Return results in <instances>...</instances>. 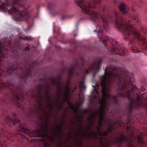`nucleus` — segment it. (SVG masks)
<instances>
[{"mask_svg": "<svg viewBox=\"0 0 147 147\" xmlns=\"http://www.w3.org/2000/svg\"><path fill=\"white\" fill-rule=\"evenodd\" d=\"M127 128H128V129H129V127H127Z\"/></svg>", "mask_w": 147, "mask_h": 147, "instance_id": "nucleus-30", "label": "nucleus"}, {"mask_svg": "<svg viewBox=\"0 0 147 147\" xmlns=\"http://www.w3.org/2000/svg\"><path fill=\"white\" fill-rule=\"evenodd\" d=\"M23 1H20L19 0H15V2L14 3V5H15L16 4L18 5L20 7V6L23 7H24V5H21V4L23 3Z\"/></svg>", "mask_w": 147, "mask_h": 147, "instance_id": "nucleus-12", "label": "nucleus"}, {"mask_svg": "<svg viewBox=\"0 0 147 147\" xmlns=\"http://www.w3.org/2000/svg\"><path fill=\"white\" fill-rule=\"evenodd\" d=\"M25 130V131L26 132V130Z\"/></svg>", "mask_w": 147, "mask_h": 147, "instance_id": "nucleus-32", "label": "nucleus"}, {"mask_svg": "<svg viewBox=\"0 0 147 147\" xmlns=\"http://www.w3.org/2000/svg\"><path fill=\"white\" fill-rule=\"evenodd\" d=\"M100 147H106L105 144L104 143V141L101 140V143L100 144Z\"/></svg>", "mask_w": 147, "mask_h": 147, "instance_id": "nucleus-16", "label": "nucleus"}, {"mask_svg": "<svg viewBox=\"0 0 147 147\" xmlns=\"http://www.w3.org/2000/svg\"><path fill=\"white\" fill-rule=\"evenodd\" d=\"M86 73H87V74H88V73L89 72H88V70H86Z\"/></svg>", "mask_w": 147, "mask_h": 147, "instance_id": "nucleus-24", "label": "nucleus"}, {"mask_svg": "<svg viewBox=\"0 0 147 147\" xmlns=\"http://www.w3.org/2000/svg\"><path fill=\"white\" fill-rule=\"evenodd\" d=\"M74 90H72V91H71V92H74Z\"/></svg>", "mask_w": 147, "mask_h": 147, "instance_id": "nucleus-26", "label": "nucleus"}, {"mask_svg": "<svg viewBox=\"0 0 147 147\" xmlns=\"http://www.w3.org/2000/svg\"><path fill=\"white\" fill-rule=\"evenodd\" d=\"M94 2L96 3V4L99 3H100V1H99V2H98L97 1H95Z\"/></svg>", "mask_w": 147, "mask_h": 147, "instance_id": "nucleus-22", "label": "nucleus"}, {"mask_svg": "<svg viewBox=\"0 0 147 147\" xmlns=\"http://www.w3.org/2000/svg\"><path fill=\"white\" fill-rule=\"evenodd\" d=\"M71 73H69V75H71Z\"/></svg>", "mask_w": 147, "mask_h": 147, "instance_id": "nucleus-29", "label": "nucleus"}, {"mask_svg": "<svg viewBox=\"0 0 147 147\" xmlns=\"http://www.w3.org/2000/svg\"><path fill=\"white\" fill-rule=\"evenodd\" d=\"M107 17H106V19H107Z\"/></svg>", "mask_w": 147, "mask_h": 147, "instance_id": "nucleus-33", "label": "nucleus"}, {"mask_svg": "<svg viewBox=\"0 0 147 147\" xmlns=\"http://www.w3.org/2000/svg\"><path fill=\"white\" fill-rule=\"evenodd\" d=\"M71 108L72 109H74V108H73V107H72L71 106Z\"/></svg>", "mask_w": 147, "mask_h": 147, "instance_id": "nucleus-25", "label": "nucleus"}, {"mask_svg": "<svg viewBox=\"0 0 147 147\" xmlns=\"http://www.w3.org/2000/svg\"><path fill=\"white\" fill-rule=\"evenodd\" d=\"M11 10L12 11L15 13L17 16L23 18L26 16L27 13L24 14V12L23 11H20L19 10L17 9L15 7H12L11 8Z\"/></svg>", "mask_w": 147, "mask_h": 147, "instance_id": "nucleus-8", "label": "nucleus"}, {"mask_svg": "<svg viewBox=\"0 0 147 147\" xmlns=\"http://www.w3.org/2000/svg\"><path fill=\"white\" fill-rule=\"evenodd\" d=\"M117 139L118 142H121L122 141L125 140L128 141V140L126 136H124L122 134H120L119 137L117 138Z\"/></svg>", "mask_w": 147, "mask_h": 147, "instance_id": "nucleus-10", "label": "nucleus"}, {"mask_svg": "<svg viewBox=\"0 0 147 147\" xmlns=\"http://www.w3.org/2000/svg\"><path fill=\"white\" fill-rule=\"evenodd\" d=\"M111 77L115 78V74L111 71H109L107 74H106L105 71L103 76L100 77L101 86L102 87V98L99 102L100 107L98 111L96 112H93L88 118V120L90 121L91 123H92L95 119L96 115L99 114L100 116L98 122L99 126H97L96 129L98 134L100 136L107 135L109 132L111 131L112 129V127H111L107 130L105 131H103L101 130L103 116L106 110L107 109V102L111 100H113L115 98V96H111L109 93L111 89L110 79Z\"/></svg>", "mask_w": 147, "mask_h": 147, "instance_id": "nucleus-1", "label": "nucleus"}, {"mask_svg": "<svg viewBox=\"0 0 147 147\" xmlns=\"http://www.w3.org/2000/svg\"><path fill=\"white\" fill-rule=\"evenodd\" d=\"M127 147H135L132 143H130L128 145Z\"/></svg>", "mask_w": 147, "mask_h": 147, "instance_id": "nucleus-18", "label": "nucleus"}, {"mask_svg": "<svg viewBox=\"0 0 147 147\" xmlns=\"http://www.w3.org/2000/svg\"><path fill=\"white\" fill-rule=\"evenodd\" d=\"M29 49H30V48L28 46H27L25 48V50L26 51H28V50Z\"/></svg>", "mask_w": 147, "mask_h": 147, "instance_id": "nucleus-21", "label": "nucleus"}, {"mask_svg": "<svg viewBox=\"0 0 147 147\" xmlns=\"http://www.w3.org/2000/svg\"><path fill=\"white\" fill-rule=\"evenodd\" d=\"M63 126L62 124L59 125H54V128L51 130L53 137L52 138H56L60 139L61 138L62 133L61 129Z\"/></svg>", "mask_w": 147, "mask_h": 147, "instance_id": "nucleus-5", "label": "nucleus"}, {"mask_svg": "<svg viewBox=\"0 0 147 147\" xmlns=\"http://www.w3.org/2000/svg\"><path fill=\"white\" fill-rule=\"evenodd\" d=\"M49 108V111L51 112L53 111L54 109V107L53 106L51 103H49L45 108V109L47 108Z\"/></svg>", "mask_w": 147, "mask_h": 147, "instance_id": "nucleus-11", "label": "nucleus"}, {"mask_svg": "<svg viewBox=\"0 0 147 147\" xmlns=\"http://www.w3.org/2000/svg\"><path fill=\"white\" fill-rule=\"evenodd\" d=\"M83 1V0H80V2H79L78 1V0H75V2L76 3L78 6H80L81 9H83L87 13H89L90 16L92 18H98L101 17L103 22H106V20L104 19L103 17L101 16L99 13H96V12L93 11L89 12L90 8L91 7V5H90L88 4V6H86L85 5L82 3Z\"/></svg>", "mask_w": 147, "mask_h": 147, "instance_id": "nucleus-4", "label": "nucleus"}, {"mask_svg": "<svg viewBox=\"0 0 147 147\" xmlns=\"http://www.w3.org/2000/svg\"><path fill=\"white\" fill-rule=\"evenodd\" d=\"M70 89H69L68 84L66 86L65 91L63 97V101H68L70 97V94L69 93Z\"/></svg>", "mask_w": 147, "mask_h": 147, "instance_id": "nucleus-7", "label": "nucleus"}, {"mask_svg": "<svg viewBox=\"0 0 147 147\" xmlns=\"http://www.w3.org/2000/svg\"><path fill=\"white\" fill-rule=\"evenodd\" d=\"M143 135V134L142 133L141 134H140V136H139L138 137V139L139 140V139H140L141 140L142 138V136Z\"/></svg>", "mask_w": 147, "mask_h": 147, "instance_id": "nucleus-17", "label": "nucleus"}, {"mask_svg": "<svg viewBox=\"0 0 147 147\" xmlns=\"http://www.w3.org/2000/svg\"><path fill=\"white\" fill-rule=\"evenodd\" d=\"M97 63L98 64V63L97 62H96V63H95V64L94 63V64H93L94 67H93L92 68V69H94L95 68V67H96V64Z\"/></svg>", "mask_w": 147, "mask_h": 147, "instance_id": "nucleus-20", "label": "nucleus"}, {"mask_svg": "<svg viewBox=\"0 0 147 147\" xmlns=\"http://www.w3.org/2000/svg\"><path fill=\"white\" fill-rule=\"evenodd\" d=\"M115 15L116 16V14H117V13L115 12Z\"/></svg>", "mask_w": 147, "mask_h": 147, "instance_id": "nucleus-27", "label": "nucleus"}, {"mask_svg": "<svg viewBox=\"0 0 147 147\" xmlns=\"http://www.w3.org/2000/svg\"><path fill=\"white\" fill-rule=\"evenodd\" d=\"M79 86L81 89L83 88L85 89V86H84V82L80 83Z\"/></svg>", "mask_w": 147, "mask_h": 147, "instance_id": "nucleus-14", "label": "nucleus"}, {"mask_svg": "<svg viewBox=\"0 0 147 147\" xmlns=\"http://www.w3.org/2000/svg\"><path fill=\"white\" fill-rule=\"evenodd\" d=\"M16 97V99H19V98L18 97V96H15Z\"/></svg>", "mask_w": 147, "mask_h": 147, "instance_id": "nucleus-23", "label": "nucleus"}, {"mask_svg": "<svg viewBox=\"0 0 147 147\" xmlns=\"http://www.w3.org/2000/svg\"><path fill=\"white\" fill-rule=\"evenodd\" d=\"M48 122L47 121L43 125L42 128L39 130V132L40 133L41 135L43 136H47L48 135Z\"/></svg>", "mask_w": 147, "mask_h": 147, "instance_id": "nucleus-6", "label": "nucleus"}, {"mask_svg": "<svg viewBox=\"0 0 147 147\" xmlns=\"http://www.w3.org/2000/svg\"><path fill=\"white\" fill-rule=\"evenodd\" d=\"M92 7H94V6H93Z\"/></svg>", "mask_w": 147, "mask_h": 147, "instance_id": "nucleus-34", "label": "nucleus"}, {"mask_svg": "<svg viewBox=\"0 0 147 147\" xmlns=\"http://www.w3.org/2000/svg\"><path fill=\"white\" fill-rule=\"evenodd\" d=\"M72 133V132H71L69 133V136L70 138L71 137H73V136H74L75 135V134H73V135L72 136L71 135V134Z\"/></svg>", "mask_w": 147, "mask_h": 147, "instance_id": "nucleus-19", "label": "nucleus"}, {"mask_svg": "<svg viewBox=\"0 0 147 147\" xmlns=\"http://www.w3.org/2000/svg\"><path fill=\"white\" fill-rule=\"evenodd\" d=\"M21 38L24 40L30 41L33 39V38L31 36H26L24 37H20Z\"/></svg>", "mask_w": 147, "mask_h": 147, "instance_id": "nucleus-13", "label": "nucleus"}, {"mask_svg": "<svg viewBox=\"0 0 147 147\" xmlns=\"http://www.w3.org/2000/svg\"><path fill=\"white\" fill-rule=\"evenodd\" d=\"M96 135V132H94V131L92 132H90V136H92L94 138L95 137Z\"/></svg>", "mask_w": 147, "mask_h": 147, "instance_id": "nucleus-15", "label": "nucleus"}, {"mask_svg": "<svg viewBox=\"0 0 147 147\" xmlns=\"http://www.w3.org/2000/svg\"><path fill=\"white\" fill-rule=\"evenodd\" d=\"M115 23L118 28L124 29L125 33L126 34L128 35L134 34L136 37H138V40H140L141 39H142V38L140 37V34L136 31L131 25L119 23L117 18L116 19Z\"/></svg>", "mask_w": 147, "mask_h": 147, "instance_id": "nucleus-3", "label": "nucleus"}, {"mask_svg": "<svg viewBox=\"0 0 147 147\" xmlns=\"http://www.w3.org/2000/svg\"><path fill=\"white\" fill-rule=\"evenodd\" d=\"M76 87L75 88V89H76Z\"/></svg>", "mask_w": 147, "mask_h": 147, "instance_id": "nucleus-28", "label": "nucleus"}, {"mask_svg": "<svg viewBox=\"0 0 147 147\" xmlns=\"http://www.w3.org/2000/svg\"><path fill=\"white\" fill-rule=\"evenodd\" d=\"M9 123H10L11 122V121H9Z\"/></svg>", "mask_w": 147, "mask_h": 147, "instance_id": "nucleus-31", "label": "nucleus"}, {"mask_svg": "<svg viewBox=\"0 0 147 147\" xmlns=\"http://www.w3.org/2000/svg\"><path fill=\"white\" fill-rule=\"evenodd\" d=\"M119 8L120 11L123 13L125 14L128 12L127 7L123 3L121 4L119 6Z\"/></svg>", "mask_w": 147, "mask_h": 147, "instance_id": "nucleus-9", "label": "nucleus"}, {"mask_svg": "<svg viewBox=\"0 0 147 147\" xmlns=\"http://www.w3.org/2000/svg\"><path fill=\"white\" fill-rule=\"evenodd\" d=\"M119 86L123 91H128L125 94H121L120 96L127 98L130 102L129 106L130 111L133 108H137L140 106H145V108L147 110V100L146 101L144 94L140 96L136 95L134 96L135 91L137 90L135 86L132 85L130 80H125L120 78L119 79ZM147 99V98H146Z\"/></svg>", "mask_w": 147, "mask_h": 147, "instance_id": "nucleus-2", "label": "nucleus"}]
</instances>
